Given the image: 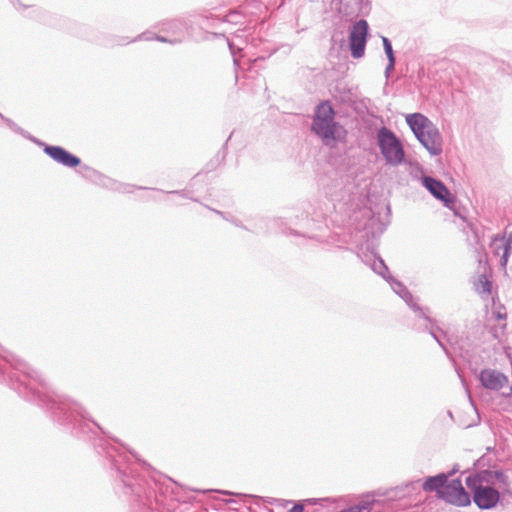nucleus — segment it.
<instances>
[{
	"instance_id": "f257e3e1",
	"label": "nucleus",
	"mask_w": 512,
	"mask_h": 512,
	"mask_svg": "<svg viewBox=\"0 0 512 512\" xmlns=\"http://www.w3.org/2000/svg\"><path fill=\"white\" fill-rule=\"evenodd\" d=\"M423 489L426 492L436 491L439 498L456 506H467L471 502L470 495L465 491L461 481L448 480L444 474L429 477L424 482Z\"/></svg>"
},
{
	"instance_id": "f03ea898",
	"label": "nucleus",
	"mask_w": 512,
	"mask_h": 512,
	"mask_svg": "<svg viewBox=\"0 0 512 512\" xmlns=\"http://www.w3.org/2000/svg\"><path fill=\"white\" fill-rule=\"evenodd\" d=\"M416 138L432 154L438 155L442 151V137L435 125L423 114L413 113L406 116Z\"/></svg>"
},
{
	"instance_id": "7ed1b4c3",
	"label": "nucleus",
	"mask_w": 512,
	"mask_h": 512,
	"mask_svg": "<svg viewBox=\"0 0 512 512\" xmlns=\"http://www.w3.org/2000/svg\"><path fill=\"white\" fill-rule=\"evenodd\" d=\"M466 484L474 493L475 504L481 509H490L499 501V492L492 487L484 486L480 475L469 476Z\"/></svg>"
},
{
	"instance_id": "20e7f679",
	"label": "nucleus",
	"mask_w": 512,
	"mask_h": 512,
	"mask_svg": "<svg viewBox=\"0 0 512 512\" xmlns=\"http://www.w3.org/2000/svg\"><path fill=\"white\" fill-rule=\"evenodd\" d=\"M380 150L386 161L390 164H399L404 159V150L400 140L393 132L382 128L378 133Z\"/></svg>"
},
{
	"instance_id": "39448f33",
	"label": "nucleus",
	"mask_w": 512,
	"mask_h": 512,
	"mask_svg": "<svg viewBox=\"0 0 512 512\" xmlns=\"http://www.w3.org/2000/svg\"><path fill=\"white\" fill-rule=\"evenodd\" d=\"M334 111L328 103H322L317 107L313 130L323 138L333 137L335 123Z\"/></svg>"
},
{
	"instance_id": "423d86ee",
	"label": "nucleus",
	"mask_w": 512,
	"mask_h": 512,
	"mask_svg": "<svg viewBox=\"0 0 512 512\" xmlns=\"http://www.w3.org/2000/svg\"><path fill=\"white\" fill-rule=\"evenodd\" d=\"M367 34L368 23L365 20H360L353 25L349 36V44L354 58H360L364 55Z\"/></svg>"
},
{
	"instance_id": "0eeeda50",
	"label": "nucleus",
	"mask_w": 512,
	"mask_h": 512,
	"mask_svg": "<svg viewBox=\"0 0 512 512\" xmlns=\"http://www.w3.org/2000/svg\"><path fill=\"white\" fill-rule=\"evenodd\" d=\"M423 184L435 198L441 200L447 207L453 206L455 202L454 197L441 181L431 177H424Z\"/></svg>"
},
{
	"instance_id": "6e6552de",
	"label": "nucleus",
	"mask_w": 512,
	"mask_h": 512,
	"mask_svg": "<svg viewBox=\"0 0 512 512\" xmlns=\"http://www.w3.org/2000/svg\"><path fill=\"white\" fill-rule=\"evenodd\" d=\"M44 152L49 155L56 162L67 166L76 167L80 164V159L67 150L59 146H46Z\"/></svg>"
},
{
	"instance_id": "1a4fd4ad",
	"label": "nucleus",
	"mask_w": 512,
	"mask_h": 512,
	"mask_svg": "<svg viewBox=\"0 0 512 512\" xmlns=\"http://www.w3.org/2000/svg\"><path fill=\"white\" fill-rule=\"evenodd\" d=\"M480 381L484 387L491 390H499L508 384V378L501 372L485 369L480 374Z\"/></svg>"
},
{
	"instance_id": "9d476101",
	"label": "nucleus",
	"mask_w": 512,
	"mask_h": 512,
	"mask_svg": "<svg viewBox=\"0 0 512 512\" xmlns=\"http://www.w3.org/2000/svg\"><path fill=\"white\" fill-rule=\"evenodd\" d=\"M475 288L481 294L489 295L491 293V283L484 275L478 277L475 282Z\"/></svg>"
},
{
	"instance_id": "9b49d317",
	"label": "nucleus",
	"mask_w": 512,
	"mask_h": 512,
	"mask_svg": "<svg viewBox=\"0 0 512 512\" xmlns=\"http://www.w3.org/2000/svg\"><path fill=\"white\" fill-rule=\"evenodd\" d=\"M383 45H384L385 52L389 58L390 67H393L394 66V55H393L392 46H391L389 40L385 37L383 38Z\"/></svg>"
},
{
	"instance_id": "f8f14e48",
	"label": "nucleus",
	"mask_w": 512,
	"mask_h": 512,
	"mask_svg": "<svg viewBox=\"0 0 512 512\" xmlns=\"http://www.w3.org/2000/svg\"><path fill=\"white\" fill-rule=\"evenodd\" d=\"M503 249H504V252H503V255L501 257V264L503 266H505L507 261H508V256H509V253H510V250H511L510 244L504 243L503 244Z\"/></svg>"
},
{
	"instance_id": "ddd939ff",
	"label": "nucleus",
	"mask_w": 512,
	"mask_h": 512,
	"mask_svg": "<svg viewBox=\"0 0 512 512\" xmlns=\"http://www.w3.org/2000/svg\"><path fill=\"white\" fill-rule=\"evenodd\" d=\"M494 314H495L496 318L499 320H504V319H506V316H507L504 307H500L498 310H496L494 312Z\"/></svg>"
},
{
	"instance_id": "4468645a",
	"label": "nucleus",
	"mask_w": 512,
	"mask_h": 512,
	"mask_svg": "<svg viewBox=\"0 0 512 512\" xmlns=\"http://www.w3.org/2000/svg\"><path fill=\"white\" fill-rule=\"evenodd\" d=\"M303 506L300 504L294 505L288 512H303Z\"/></svg>"
}]
</instances>
